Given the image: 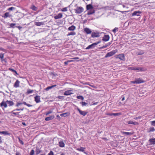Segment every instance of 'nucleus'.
<instances>
[{
    "label": "nucleus",
    "mask_w": 155,
    "mask_h": 155,
    "mask_svg": "<svg viewBox=\"0 0 155 155\" xmlns=\"http://www.w3.org/2000/svg\"><path fill=\"white\" fill-rule=\"evenodd\" d=\"M74 10L76 13L80 14L82 13L84 11V8L81 6H77Z\"/></svg>",
    "instance_id": "f257e3e1"
},
{
    "label": "nucleus",
    "mask_w": 155,
    "mask_h": 155,
    "mask_svg": "<svg viewBox=\"0 0 155 155\" xmlns=\"http://www.w3.org/2000/svg\"><path fill=\"white\" fill-rule=\"evenodd\" d=\"M101 41H99L96 43H93L88 46L86 48V49L88 50L91 48H94L97 45L101 42Z\"/></svg>",
    "instance_id": "f03ea898"
},
{
    "label": "nucleus",
    "mask_w": 155,
    "mask_h": 155,
    "mask_svg": "<svg viewBox=\"0 0 155 155\" xmlns=\"http://www.w3.org/2000/svg\"><path fill=\"white\" fill-rule=\"evenodd\" d=\"M117 52V50H115L112 51H111L107 53L105 56V58H106L109 57H111L114 55L116 52Z\"/></svg>",
    "instance_id": "7ed1b4c3"
},
{
    "label": "nucleus",
    "mask_w": 155,
    "mask_h": 155,
    "mask_svg": "<svg viewBox=\"0 0 155 155\" xmlns=\"http://www.w3.org/2000/svg\"><path fill=\"white\" fill-rule=\"evenodd\" d=\"M116 58H119L121 60H125L124 55L123 54H121L117 55V57H116Z\"/></svg>",
    "instance_id": "20e7f679"
},
{
    "label": "nucleus",
    "mask_w": 155,
    "mask_h": 155,
    "mask_svg": "<svg viewBox=\"0 0 155 155\" xmlns=\"http://www.w3.org/2000/svg\"><path fill=\"white\" fill-rule=\"evenodd\" d=\"M110 36L109 35H105L102 38V41H107L109 40Z\"/></svg>",
    "instance_id": "39448f33"
},
{
    "label": "nucleus",
    "mask_w": 155,
    "mask_h": 155,
    "mask_svg": "<svg viewBox=\"0 0 155 155\" xmlns=\"http://www.w3.org/2000/svg\"><path fill=\"white\" fill-rule=\"evenodd\" d=\"M100 36L99 33L98 32H92L91 33V36L92 38L99 37Z\"/></svg>",
    "instance_id": "423d86ee"
},
{
    "label": "nucleus",
    "mask_w": 155,
    "mask_h": 155,
    "mask_svg": "<svg viewBox=\"0 0 155 155\" xmlns=\"http://www.w3.org/2000/svg\"><path fill=\"white\" fill-rule=\"evenodd\" d=\"M80 114L84 116H85L87 114V112L84 111H82L80 110L78 108L77 109Z\"/></svg>",
    "instance_id": "0eeeda50"
},
{
    "label": "nucleus",
    "mask_w": 155,
    "mask_h": 155,
    "mask_svg": "<svg viewBox=\"0 0 155 155\" xmlns=\"http://www.w3.org/2000/svg\"><path fill=\"white\" fill-rule=\"evenodd\" d=\"M84 31L87 34H90L92 33V31L91 30L87 28H84Z\"/></svg>",
    "instance_id": "6e6552de"
},
{
    "label": "nucleus",
    "mask_w": 155,
    "mask_h": 155,
    "mask_svg": "<svg viewBox=\"0 0 155 155\" xmlns=\"http://www.w3.org/2000/svg\"><path fill=\"white\" fill-rule=\"evenodd\" d=\"M120 114H121L120 113H106L105 114V115L110 116H111L112 115L116 116L120 115Z\"/></svg>",
    "instance_id": "1a4fd4ad"
},
{
    "label": "nucleus",
    "mask_w": 155,
    "mask_h": 155,
    "mask_svg": "<svg viewBox=\"0 0 155 155\" xmlns=\"http://www.w3.org/2000/svg\"><path fill=\"white\" fill-rule=\"evenodd\" d=\"M146 70V69L145 68H140V67H135V70H137L140 71H144Z\"/></svg>",
    "instance_id": "9d476101"
},
{
    "label": "nucleus",
    "mask_w": 155,
    "mask_h": 155,
    "mask_svg": "<svg viewBox=\"0 0 155 155\" xmlns=\"http://www.w3.org/2000/svg\"><path fill=\"white\" fill-rule=\"evenodd\" d=\"M72 91V90H69L66 91L64 93V95H71V94H73V93L71 92V91Z\"/></svg>",
    "instance_id": "9b49d317"
},
{
    "label": "nucleus",
    "mask_w": 155,
    "mask_h": 155,
    "mask_svg": "<svg viewBox=\"0 0 155 155\" xmlns=\"http://www.w3.org/2000/svg\"><path fill=\"white\" fill-rule=\"evenodd\" d=\"M7 102L3 101L0 104V105L1 107H4L6 108L7 107Z\"/></svg>",
    "instance_id": "f8f14e48"
},
{
    "label": "nucleus",
    "mask_w": 155,
    "mask_h": 155,
    "mask_svg": "<svg viewBox=\"0 0 155 155\" xmlns=\"http://www.w3.org/2000/svg\"><path fill=\"white\" fill-rule=\"evenodd\" d=\"M149 141L151 145L155 144V138H150L149 140Z\"/></svg>",
    "instance_id": "ddd939ff"
},
{
    "label": "nucleus",
    "mask_w": 155,
    "mask_h": 155,
    "mask_svg": "<svg viewBox=\"0 0 155 155\" xmlns=\"http://www.w3.org/2000/svg\"><path fill=\"white\" fill-rule=\"evenodd\" d=\"M35 101L37 103H38L40 101V96L37 95L35 97Z\"/></svg>",
    "instance_id": "4468645a"
},
{
    "label": "nucleus",
    "mask_w": 155,
    "mask_h": 155,
    "mask_svg": "<svg viewBox=\"0 0 155 155\" xmlns=\"http://www.w3.org/2000/svg\"><path fill=\"white\" fill-rule=\"evenodd\" d=\"M137 82V84H139L141 83H143L144 82V81L142 80V79L138 78L136 79Z\"/></svg>",
    "instance_id": "2eb2a0df"
},
{
    "label": "nucleus",
    "mask_w": 155,
    "mask_h": 155,
    "mask_svg": "<svg viewBox=\"0 0 155 155\" xmlns=\"http://www.w3.org/2000/svg\"><path fill=\"white\" fill-rule=\"evenodd\" d=\"M62 16V14L61 13H59L58 15L54 16V18L55 19H58L61 18Z\"/></svg>",
    "instance_id": "dca6fc26"
},
{
    "label": "nucleus",
    "mask_w": 155,
    "mask_h": 155,
    "mask_svg": "<svg viewBox=\"0 0 155 155\" xmlns=\"http://www.w3.org/2000/svg\"><path fill=\"white\" fill-rule=\"evenodd\" d=\"M54 117V115H51L49 117H47L45 118V120L46 121H49L53 119Z\"/></svg>",
    "instance_id": "f3484780"
},
{
    "label": "nucleus",
    "mask_w": 155,
    "mask_h": 155,
    "mask_svg": "<svg viewBox=\"0 0 155 155\" xmlns=\"http://www.w3.org/2000/svg\"><path fill=\"white\" fill-rule=\"evenodd\" d=\"M93 8V7L91 4H89L87 5L86 6V9L87 10H88Z\"/></svg>",
    "instance_id": "a211bd4d"
},
{
    "label": "nucleus",
    "mask_w": 155,
    "mask_h": 155,
    "mask_svg": "<svg viewBox=\"0 0 155 155\" xmlns=\"http://www.w3.org/2000/svg\"><path fill=\"white\" fill-rule=\"evenodd\" d=\"M88 10L89 11H88L87 13V14L88 15H91L95 13V10L93 8Z\"/></svg>",
    "instance_id": "6ab92c4d"
},
{
    "label": "nucleus",
    "mask_w": 155,
    "mask_h": 155,
    "mask_svg": "<svg viewBox=\"0 0 155 155\" xmlns=\"http://www.w3.org/2000/svg\"><path fill=\"white\" fill-rule=\"evenodd\" d=\"M141 12L140 11H134L132 14V15L133 16L137 15L139 16V14L141 13Z\"/></svg>",
    "instance_id": "aec40b11"
},
{
    "label": "nucleus",
    "mask_w": 155,
    "mask_h": 155,
    "mask_svg": "<svg viewBox=\"0 0 155 155\" xmlns=\"http://www.w3.org/2000/svg\"><path fill=\"white\" fill-rule=\"evenodd\" d=\"M122 133L123 134H125L127 135H129L131 136L133 135L134 134L133 132H122Z\"/></svg>",
    "instance_id": "412c9836"
},
{
    "label": "nucleus",
    "mask_w": 155,
    "mask_h": 155,
    "mask_svg": "<svg viewBox=\"0 0 155 155\" xmlns=\"http://www.w3.org/2000/svg\"><path fill=\"white\" fill-rule=\"evenodd\" d=\"M11 15L9 14V12H6L5 13L4 16H3L4 18H6L7 17H10L12 16Z\"/></svg>",
    "instance_id": "4be33fe9"
},
{
    "label": "nucleus",
    "mask_w": 155,
    "mask_h": 155,
    "mask_svg": "<svg viewBox=\"0 0 155 155\" xmlns=\"http://www.w3.org/2000/svg\"><path fill=\"white\" fill-rule=\"evenodd\" d=\"M111 42H108V43H107L105 45L100 47V49H101L103 48H106L108 46H109L111 44Z\"/></svg>",
    "instance_id": "5701e85b"
},
{
    "label": "nucleus",
    "mask_w": 155,
    "mask_h": 155,
    "mask_svg": "<svg viewBox=\"0 0 155 155\" xmlns=\"http://www.w3.org/2000/svg\"><path fill=\"white\" fill-rule=\"evenodd\" d=\"M23 13L21 12V13H20V16L23 17L25 15H27L28 14V12L25 11H24L23 10Z\"/></svg>",
    "instance_id": "b1692460"
},
{
    "label": "nucleus",
    "mask_w": 155,
    "mask_h": 155,
    "mask_svg": "<svg viewBox=\"0 0 155 155\" xmlns=\"http://www.w3.org/2000/svg\"><path fill=\"white\" fill-rule=\"evenodd\" d=\"M19 81L18 80H17L14 85V87H17L19 86Z\"/></svg>",
    "instance_id": "393cba45"
},
{
    "label": "nucleus",
    "mask_w": 155,
    "mask_h": 155,
    "mask_svg": "<svg viewBox=\"0 0 155 155\" xmlns=\"http://www.w3.org/2000/svg\"><path fill=\"white\" fill-rule=\"evenodd\" d=\"M76 29V27L73 25L69 27L68 28V30L69 31H73L74 30Z\"/></svg>",
    "instance_id": "a878e982"
},
{
    "label": "nucleus",
    "mask_w": 155,
    "mask_h": 155,
    "mask_svg": "<svg viewBox=\"0 0 155 155\" xmlns=\"http://www.w3.org/2000/svg\"><path fill=\"white\" fill-rule=\"evenodd\" d=\"M128 124H132L134 125H137L138 124V122H134L130 120L128 122Z\"/></svg>",
    "instance_id": "bb28decb"
},
{
    "label": "nucleus",
    "mask_w": 155,
    "mask_h": 155,
    "mask_svg": "<svg viewBox=\"0 0 155 155\" xmlns=\"http://www.w3.org/2000/svg\"><path fill=\"white\" fill-rule=\"evenodd\" d=\"M69 115L70 113L69 112H66L61 114H60V116L61 117H65L69 116Z\"/></svg>",
    "instance_id": "cd10ccee"
},
{
    "label": "nucleus",
    "mask_w": 155,
    "mask_h": 155,
    "mask_svg": "<svg viewBox=\"0 0 155 155\" xmlns=\"http://www.w3.org/2000/svg\"><path fill=\"white\" fill-rule=\"evenodd\" d=\"M59 145L60 147H64L65 144L64 142L62 141H61L59 142Z\"/></svg>",
    "instance_id": "c85d7f7f"
},
{
    "label": "nucleus",
    "mask_w": 155,
    "mask_h": 155,
    "mask_svg": "<svg viewBox=\"0 0 155 155\" xmlns=\"http://www.w3.org/2000/svg\"><path fill=\"white\" fill-rule=\"evenodd\" d=\"M6 102L7 103V104L9 106H12L14 105V103L12 101H7Z\"/></svg>",
    "instance_id": "c756f323"
},
{
    "label": "nucleus",
    "mask_w": 155,
    "mask_h": 155,
    "mask_svg": "<svg viewBox=\"0 0 155 155\" xmlns=\"http://www.w3.org/2000/svg\"><path fill=\"white\" fill-rule=\"evenodd\" d=\"M85 148L80 147V148H78L77 149V150L80 151L84 152Z\"/></svg>",
    "instance_id": "7c9ffc66"
},
{
    "label": "nucleus",
    "mask_w": 155,
    "mask_h": 155,
    "mask_svg": "<svg viewBox=\"0 0 155 155\" xmlns=\"http://www.w3.org/2000/svg\"><path fill=\"white\" fill-rule=\"evenodd\" d=\"M44 23L42 22H35V25L37 26H40L41 25H43Z\"/></svg>",
    "instance_id": "2f4dec72"
},
{
    "label": "nucleus",
    "mask_w": 155,
    "mask_h": 155,
    "mask_svg": "<svg viewBox=\"0 0 155 155\" xmlns=\"http://www.w3.org/2000/svg\"><path fill=\"white\" fill-rule=\"evenodd\" d=\"M16 110H19V109H17L16 110H13V113H12V114H13L15 115V116H17L18 117V116L19 115V113L18 112H14V111H15Z\"/></svg>",
    "instance_id": "473e14b6"
},
{
    "label": "nucleus",
    "mask_w": 155,
    "mask_h": 155,
    "mask_svg": "<svg viewBox=\"0 0 155 155\" xmlns=\"http://www.w3.org/2000/svg\"><path fill=\"white\" fill-rule=\"evenodd\" d=\"M9 70H10L11 71L13 72V73H14V75L18 74L17 73V71L15 70H14L12 68H9Z\"/></svg>",
    "instance_id": "72a5a7b5"
},
{
    "label": "nucleus",
    "mask_w": 155,
    "mask_h": 155,
    "mask_svg": "<svg viewBox=\"0 0 155 155\" xmlns=\"http://www.w3.org/2000/svg\"><path fill=\"white\" fill-rule=\"evenodd\" d=\"M0 133L5 135H8L9 134L8 132L7 131H0Z\"/></svg>",
    "instance_id": "f704fd0d"
},
{
    "label": "nucleus",
    "mask_w": 155,
    "mask_h": 155,
    "mask_svg": "<svg viewBox=\"0 0 155 155\" xmlns=\"http://www.w3.org/2000/svg\"><path fill=\"white\" fill-rule=\"evenodd\" d=\"M31 8L33 10L35 11H36L37 9V8L34 5L31 6Z\"/></svg>",
    "instance_id": "c9c22d12"
},
{
    "label": "nucleus",
    "mask_w": 155,
    "mask_h": 155,
    "mask_svg": "<svg viewBox=\"0 0 155 155\" xmlns=\"http://www.w3.org/2000/svg\"><path fill=\"white\" fill-rule=\"evenodd\" d=\"M76 35V33L74 31H72L67 35L68 36L74 35Z\"/></svg>",
    "instance_id": "e433bc0d"
},
{
    "label": "nucleus",
    "mask_w": 155,
    "mask_h": 155,
    "mask_svg": "<svg viewBox=\"0 0 155 155\" xmlns=\"http://www.w3.org/2000/svg\"><path fill=\"white\" fill-rule=\"evenodd\" d=\"M41 152V150L39 148H37L36 150V154H38Z\"/></svg>",
    "instance_id": "4c0bfd02"
},
{
    "label": "nucleus",
    "mask_w": 155,
    "mask_h": 155,
    "mask_svg": "<svg viewBox=\"0 0 155 155\" xmlns=\"http://www.w3.org/2000/svg\"><path fill=\"white\" fill-rule=\"evenodd\" d=\"M77 97L78 99H81L82 101L84 100V97L82 96H78Z\"/></svg>",
    "instance_id": "58836bf2"
},
{
    "label": "nucleus",
    "mask_w": 155,
    "mask_h": 155,
    "mask_svg": "<svg viewBox=\"0 0 155 155\" xmlns=\"http://www.w3.org/2000/svg\"><path fill=\"white\" fill-rule=\"evenodd\" d=\"M57 98L58 99L63 100L65 98V97L64 96H58L57 97Z\"/></svg>",
    "instance_id": "ea45409f"
},
{
    "label": "nucleus",
    "mask_w": 155,
    "mask_h": 155,
    "mask_svg": "<svg viewBox=\"0 0 155 155\" xmlns=\"http://www.w3.org/2000/svg\"><path fill=\"white\" fill-rule=\"evenodd\" d=\"M15 8L13 7H11L8 8V10L9 11H12L15 10Z\"/></svg>",
    "instance_id": "a19ab883"
},
{
    "label": "nucleus",
    "mask_w": 155,
    "mask_h": 155,
    "mask_svg": "<svg viewBox=\"0 0 155 155\" xmlns=\"http://www.w3.org/2000/svg\"><path fill=\"white\" fill-rule=\"evenodd\" d=\"M33 91L31 89H28L27 91V93L28 94H30L32 93Z\"/></svg>",
    "instance_id": "79ce46f5"
},
{
    "label": "nucleus",
    "mask_w": 155,
    "mask_h": 155,
    "mask_svg": "<svg viewBox=\"0 0 155 155\" xmlns=\"http://www.w3.org/2000/svg\"><path fill=\"white\" fill-rule=\"evenodd\" d=\"M80 104H82V105L83 106H86L87 104V103H86V102L83 101L81 102Z\"/></svg>",
    "instance_id": "37998d69"
},
{
    "label": "nucleus",
    "mask_w": 155,
    "mask_h": 155,
    "mask_svg": "<svg viewBox=\"0 0 155 155\" xmlns=\"http://www.w3.org/2000/svg\"><path fill=\"white\" fill-rule=\"evenodd\" d=\"M34 153L35 151L34 150L32 149L31 150L29 155H34Z\"/></svg>",
    "instance_id": "c03bdc74"
},
{
    "label": "nucleus",
    "mask_w": 155,
    "mask_h": 155,
    "mask_svg": "<svg viewBox=\"0 0 155 155\" xmlns=\"http://www.w3.org/2000/svg\"><path fill=\"white\" fill-rule=\"evenodd\" d=\"M68 10H67V7H65L64 8H63L61 10V11L63 12H65L67 11Z\"/></svg>",
    "instance_id": "a18cd8bd"
},
{
    "label": "nucleus",
    "mask_w": 155,
    "mask_h": 155,
    "mask_svg": "<svg viewBox=\"0 0 155 155\" xmlns=\"http://www.w3.org/2000/svg\"><path fill=\"white\" fill-rule=\"evenodd\" d=\"M128 69L129 70H135V67H129L128 68Z\"/></svg>",
    "instance_id": "49530a36"
},
{
    "label": "nucleus",
    "mask_w": 155,
    "mask_h": 155,
    "mask_svg": "<svg viewBox=\"0 0 155 155\" xmlns=\"http://www.w3.org/2000/svg\"><path fill=\"white\" fill-rule=\"evenodd\" d=\"M118 29V28H115L114 29H113L112 30V31L114 33H115L116 31V30H117Z\"/></svg>",
    "instance_id": "de8ad7c7"
},
{
    "label": "nucleus",
    "mask_w": 155,
    "mask_h": 155,
    "mask_svg": "<svg viewBox=\"0 0 155 155\" xmlns=\"http://www.w3.org/2000/svg\"><path fill=\"white\" fill-rule=\"evenodd\" d=\"M48 155H54L53 152L51 151V150L50 151V152L48 153Z\"/></svg>",
    "instance_id": "09e8293b"
},
{
    "label": "nucleus",
    "mask_w": 155,
    "mask_h": 155,
    "mask_svg": "<svg viewBox=\"0 0 155 155\" xmlns=\"http://www.w3.org/2000/svg\"><path fill=\"white\" fill-rule=\"evenodd\" d=\"M52 111L51 110L49 111L48 112H47L46 113L45 115H48L49 114H51L52 113Z\"/></svg>",
    "instance_id": "8fccbe9b"
},
{
    "label": "nucleus",
    "mask_w": 155,
    "mask_h": 155,
    "mask_svg": "<svg viewBox=\"0 0 155 155\" xmlns=\"http://www.w3.org/2000/svg\"><path fill=\"white\" fill-rule=\"evenodd\" d=\"M4 57V54H0V58L1 60H2Z\"/></svg>",
    "instance_id": "3c124183"
},
{
    "label": "nucleus",
    "mask_w": 155,
    "mask_h": 155,
    "mask_svg": "<svg viewBox=\"0 0 155 155\" xmlns=\"http://www.w3.org/2000/svg\"><path fill=\"white\" fill-rule=\"evenodd\" d=\"M52 88V87H51V86H49V87H47L46 88V91H48V90H49V89H51Z\"/></svg>",
    "instance_id": "603ef678"
},
{
    "label": "nucleus",
    "mask_w": 155,
    "mask_h": 155,
    "mask_svg": "<svg viewBox=\"0 0 155 155\" xmlns=\"http://www.w3.org/2000/svg\"><path fill=\"white\" fill-rule=\"evenodd\" d=\"M15 25V24L12 23L10 24V26L11 27L13 28Z\"/></svg>",
    "instance_id": "864d4df0"
},
{
    "label": "nucleus",
    "mask_w": 155,
    "mask_h": 155,
    "mask_svg": "<svg viewBox=\"0 0 155 155\" xmlns=\"http://www.w3.org/2000/svg\"><path fill=\"white\" fill-rule=\"evenodd\" d=\"M141 116H139L138 117H134V119L137 120V119H140L141 118Z\"/></svg>",
    "instance_id": "5fc2aeb1"
},
{
    "label": "nucleus",
    "mask_w": 155,
    "mask_h": 155,
    "mask_svg": "<svg viewBox=\"0 0 155 155\" xmlns=\"http://www.w3.org/2000/svg\"><path fill=\"white\" fill-rule=\"evenodd\" d=\"M131 83H133V84H137V82H136V80H135V81H131Z\"/></svg>",
    "instance_id": "6e6d98bb"
},
{
    "label": "nucleus",
    "mask_w": 155,
    "mask_h": 155,
    "mask_svg": "<svg viewBox=\"0 0 155 155\" xmlns=\"http://www.w3.org/2000/svg\"><path fill=\"white\" fill-rule=\"evenodd\" d=\"M152 124L153 126H155V120L152 121Z\"/></svg>",
    "instance_id": "4d7b16f0"
},
{
    "label": "nucleus",
    "mask_w": 155,
    "mask_h": 155,
    "mask_svg": "<svg viewBox=\"0 0 155 155\" xmlns=\"http://www.w3.org/2000/svg\"><path fill=\"white\" fill-rule=\"evenodd\" d=\"M71 59L74 60H76L78 59H79V58L78 57H74L72 58Z\"/></svg>",
    "instance_id": "13d9d810"
},
{
    "label": "nucleus",
    "mask_w": 155,
    "mask_h": 155,
    "mask_svg": "<svg viewBox=\"0 0 155 155\" xmlns=\"http://www.w3.org/2000/svg\"><path fill=\"white\" fill-rule=\"evenodd\" d=\"M26 105L28 107H31L32 106V105H31V104H27Z\"/></svg>",
    "instance_id": "bf43d9fd"
},
{
    "label": "nucleus",
    "mask_w": 155,
    "mask_h": 155,
    "mask_svg": "<svg viewBox=\"0 0 155 155\" xmlns=\"http://www.w3.org/2000/svg\"><path fill=\"white\" fill-rule=\"evenodd\" d=\"M20 143H21V144L23 145L24 144V143L22 141L20 140Z\"/></svg>",
    "instance_id": "052dcab7"
},
{
    "label": "nucleus",
    "mask_w": 155,
    "mask_h": 155,
    "mask_svg": "<svg viewBox=\"0 0 155 155\" xmlns=\"http://www.w3.org/2000/svg\"><path fill=\"white\" fill-rule=\"evenodd\" d=\"M64 64H65L66 65H68V63L66 61L64 62Z\"/></svg>",
    "instance_id": "680f3d73"
},
{
    "label": "nucleus",
    "mask_w": 155,
    "mask_h": 155,
    "mask_svg": "<svg viewBox=\"0 0 155 155\" xmlns=\"http://www.w3.org/2000/svg\"><path fill=\"white\" fill-rule=\"evenodd\" d=\"M73 61V60H68L67 61L68 63L69 62H71Z\"/></svg>",
    "instance_id": "e2e57ef3"
},
{
    "label": "nucleus",
    "mask_w": 155,
    "mask_h": 155,
    "mask_svg": "<svg viewBox=\"0 0 155 155\" xmlns=\"http://www.w3.org/2000/svg\"><path fill=\"white\" fill-rule=\"evenodd\" d=\"M1 137L0 136V143H2V140H1Z\"/></svg>",
    "instance_id": "0e129e2a"
},
{
    "label": "nucleus",
    "mask_w": 155,
    "mask_h": 155,
    "mask_svg": "<svg viewBox=\"0 0 155 155\" xmlns=\"http://www.w3.org/2000/svg\"><path fill=\"white\" fill-rule=\"evenodd\" d=\"M22 104H24L25 105H27V104L25 102H23V103H22Z\"/></svg>",
    "instance_id": "69168bd1"
},
{
    "label": "nucleus",
    "mask_w": 155,
    "mask_h": 155,
    "mask_svg": "<svg viewBox=\"0 0 155 155\" xmlns=\"http://www.w3.org/2000/svg\"><path fill=\"white\" fill-rule=\"evenodd\" d=\"M124 99H125V97H122V99L121 100H122V101H124Z\"/></svg>",
    "instance_id": "338daca9"
},
{
    "label": "nucleus",
    "mask_w": 155,
    "mask_h": 155,
    "mask_svg": "<svg viewBox=\"0 0 155 155\" xmlns=\"http://www.w3.org/2000/svg\"><path fill=\"white\" fill-rule=\"evenodd\" d=\"M19 105V103L18 102L16 105V106H18Z\"/></svg>",
    "instance_id": "774afa93"
}]
</instances>
